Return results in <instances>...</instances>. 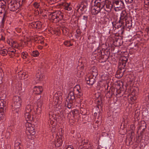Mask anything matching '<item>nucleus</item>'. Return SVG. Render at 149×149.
Segmentation results:
<instances>
[{
  "label": "nucleus",
  "mask_w": 149,
  "mask_h": 149,
  "mask_svg": "<svg viewBox=\"0 0 149 149\" xmlns=\"http://www.w3.org/2000/svg\"><path fill=\"white\" fill-rule=\"evenodd\" d=\"M99 3L100 5H102V2L101 1V0H97L95 2V3L97 4L98 3Z\"/></svg>",
  "instance_id": "obj_33"
},
{
  "label": "nucleus",
  "mask_w": 149,
  "mask_h": 149,
  "mask_svg": "<svg viewBox=\"0 0 149 149\" xmlns=\"http://www.w3.org/2000/svg\"><path fill=\"white\" fill-rule=\"evenodd\" d=\"M16 52V50L15 49L11 51L8 50V54L9 55L10 57L13 58L15 56Z\"/></svg>",
  "instance_id": "obj_21"
},
{
  "label": "nucleus",
  "mask_w": 149,
  "mask_h": 149,
  "mask_svg": "<svg viewBox=\"0 0 149 149\" xmlns=\"http://www.w3.org/2000/svg\"><path fill=\"white\" fill-rule=\"evenodd\" d=\"M72 147V146H68L65 149H74Z\"/></svg>",
  "instance_id": "obj_43"
},
{
  "label": "nucleus",
  "mask_w": 149,
  "mask_h": 149,
  "mask_svg": "<svg viewBox=\"0 0 149 149\" xmlns=\"http://www.w3.org/2000/svg\"><path fill=\"white\" fill-rule=\"evenodd\" d=\"M8 103V101L6 99H1L0 100V113H3L4 112Z\"/></svg>",
  "instance_id": "obj_7"
},
{
  "label": "nucleus",
  "mask_w": 149,
  "mask_h": 149,
  "mask_svg": "<svg viewBox=\"0 0 149 149\" xmlns=\"http://www.w3.org/2000/svg\"><path fill=\"white\" fill-rule=\"evenodd\" d=\"M5 5L2 3L0 6V13L3 14L2 17L0 16V22L1 23V26H2L4 25V22L7 17L6 15V10H5Z\"/></svg>",
  "instance_id": "obj_4"
},
{
  "label": "nucleus",
  "mask_w": 149,
  "mask_h": 149,
  "mask_svg": "<svg viewBox=\"0 0 149 149\" xmlns=\"http://www.w3.org/2000/svg\"><path fill=\"white\" fill-rule=\"evenodd\" d=\"M20 6V4L16 1L13 0L9 3L8 7L11 11H14L18 9Z\"/></svg>",
  "instance_id": "obj_5"
},
{
  "label": "nucleus",
  "mask_w": 149,
  "mask_h": 149,
  "mask_svg": "<svg viewBox=\"0 0 149 149\" xmlns=\"http://www.w3.org/2000/svg\"><path fill=\"white\" fill-rule=\"evenodd\" d=\"M82 15H80V16H79V17H82Z\"/></svg>",
  "instance_id": "obj_50"
},
{
  "label": "nucleus",
  "mask_w": 149,
  "mask_h": 149,
  "mask_svg": "<svg viewBox=\"0 0 149 149\" xmlns=\"http://www.w3.org/2000/svg\"><path fill=\"white\" fill-rule=\"evenodd\" d=\"M25 125L26 127V130H27V129L28 127L29 128L30 127L32 126V125L31 123L28 122L26 123Z\"/></svg>",
  "instance_id": "obj_31"
},
{
  "label": "nucleus",
  "mask_w": 149,
  "mask_h": 149,
  "mask_svg": "<svg viewBox=\"0 0 149 149\" xmlns=\"http://www.w3.org/2000/svg\"><path fill=\"white\" fill-rule=\"evenodd\" d=\"M8 53V50L6 49H3L0 50V54L3 56L7 55Z\"/></svg>",
  "instance_id": "obj_22"
},
{
  "label": "nucleus",
  "mask_w": 149,
  "mask_h": 149,
  "mask_svg": "<svg viewBox=\"0 0 149 149\" xmlns=\"http://www.w3.org/2000/svg\"><path fill=\"white\" fill-rule=\"evenodd\" d=\"M33 91L35 94H40L42 91L43 89L42 86H35L33 88Z\"/></svg>",
  "instance_id": "obj_14"
},
{
  "label": "nucleus",
  "mask_w": 149,
  "mask_h": 149,
  "mask_svg": "<svg viewBox=\"0 0 149 149\" xmlns=\"http://www.w3.org/2000/svg\"><path fill=\"white\" fill-rule=\"evenodd\" d=\"M42 24L41 22L39 21H37L30 23L29 26L31 28L38 29L41 28Z\"/></svg>",
  "instance_id": "obj_8"
},
{
  "label": "nucleus",
  "mask_w": 149,
  "mask_h": 149,
  "mask_svg": "<svg viewBox=\"0 0 149 149\" xmlns=\"http://www.w3.org/2000/svg\"><path fill=\"white\" fill-rule=\"evenodd\" d=\"M65 9L68 10H70L72 9V8L68 4H67L65 7Z\"/></svg>",
  "instance_id": "obj_30"
},
{
  "label": "nucleus",
  "mask_w": 149,
  "mask_h": 149,
  "mask_svg": "<svg viewBox=\"0 0 149 149\" xmlns=\"http://www.w3.org/2000/svg\"><path fill=\"white\" fill-rule=\"evenodd\" d=\"M60 33H61L60 30H57L56 32L55 33V34L57 35H59Z\"/></svg>",
  "instance_id": "obj_40"
},
{
  "label": "nucleus",
  "mask_w": 149,
  "mask_h": 149,
  "mask_svg": "<svg viewBox=\"0 0 149 149\" xmlns=\"http://www.w3.org/2000/svg\"><path fill=\"white\" fill-rule=\"evenodd\" d=\"M129 3H132L133 1V0H129Z\"/></svg>",
  "instance_id": "obj_46"
},
{
  "label": "nucleus",
  "mask_w": 149,
  "mask_h": 149,
  "mask_svg": "<svg viewBox=\"0 0 149 149\" xmlns=\"http://www.w3.org/2000/svg\"><path fill=\"white\" fill-rule=\"evenodd\" d=\"M102 8V5H100L99 3L95 5L94 6L92 7L91 9V12L92 15H95L100 13L101 14L100 11Z\"/></svg>",
  "instance_id": "obj_6"
},
{
  "label": "nucleus",
  "mask_w": 149,
  "mask_h": 149,
  "mask_svg": "<svg viewBox=\"0 0 149 149\" xmlns=\"http://www.w3.org/2000/svg\"><path fill=\"white\" fill-rule=\"evenodd\" d=\"M90 146H88V147L86 146H84V149H91V145L89 144Z\"/></svg>",
  "instance_id": "obj_39"
},
{
  "label": "nucleus",
  "mask_w": 149,
  "mask_h": 149,
  "mask_svg": "<svg viewBox=\"0 0 149 149\" xmlns=\"http://www.w3.org/2000/svg\"><path fill=\"white\" fill-rule=\"evenodd\" d=\"M88 6L87 3L85 1L82 2L80 4H78L77 6V10L80 9V10L82 11L86 8Z\"/></svg>",
  "instance_id": "obj_11"
},
{
  "label": "nucleus",
  "mask_w": 149,
  "mask_h": 149,
  "mask_svg": "<svg viewBox=\"0 0 149 149\" xmlns=\"http://www.w3.org/2000/svg\"><path fill=\"white\" fill-rule=\"evenodd\" d=\"M42 106V102L41 100H39L37 103L36 110L37 111L40 112L41 111V108Z\"/></svg>",
  "instance_id": "obj_17"
},
{
  "label": "nucleus",
  "mask_w": 149,
  "mask_h": 149,
  "mask_svg": "<svg viewBox=\"0 0 149 149\" xmlns=\"http://www.w3.org/2000/svg\"><path fill=\"white\" fill-rule=\"evenodd\" d=\"M40 43L42 44V43H43V41H42L41 42H40Z\"/></svg>",
  "instance_id": "obj_49"
},
{
  "label": "nucleus",
  "mask_w": 149,
  "mask_h": 149,
  "mask_svg": "<svg viewBox=\"0 0 149 149\" xmlns=\"http://www.w3.org/2000/svg\"><path fill=\"white\" fill-rule=\"evenodd\" d=\"M28 55L27 53L26 52H23L22 53V57L24 59H26L28 57Z\"/></svg>",
  "instance_id": "obj_24"
},
{
  "label": "nucleus",
  "mask_w": 149,
  "mask_h": 149,
  "mask_svg": "<svg viewBox=\"0 0 149 149\" xmlns=\"http://www.w3.org/2000/svg\"><path fill=\"white\" fill-rule=\"evenodd\" d=\"M86 110L84 109H83V108H81L80 109V111L81 113L82 114V115H85L86 113L85 112V111H84H84H85Z\"/></svg>",
  "instance_id": "obj_35"
},
{
  "label": "nucleus",
  "mask_w": 149,
  "mask_h": 149,
  "mask_svg": "<svg viewBox=\"0 0 149 149\" xmlns=\"http://www.w3.org/2000/svg\"><path fill=\"white\" fill-rule=\"evenodd\" d=\"M31 113L25 112L24 117L27 121H31L33 120V117L31 116Z\"/></svg>",
  "instance_id": "obj_16"
},
{
  "label": "nucleus",
  "mask_w": 149,
  "mask_h": 149,
  "mask_svg": "<svg viewBox=\"0 0 149 149\" xmlns=\"http://www.w3.org/2000/svg\"><path fill=\"white\" fill-rule=\"evenodd\" d=\"M16 41H13V43H16Z\"/></svg>",
  "instance_id": "obj_47"
},
{
  "label": "nucleus",
  "mask_w": 149,
  "mask_h": 149,
  "mask_svg": "<svg viewBox=\"0 0 149 149\" xmlns=\"http://www.w3.org/2000/svg\"><path fill=\"white\" fill-rule=\"evenodd\" d=\"M4 113H0V121L2 120H3L4 119L5 115L4 114Z\"/></svg>",
  "instance_id": "obj_32"
},
{
  "label": "nucleus",
  "mask_w": 149,
  "mask_h": 149,
  "mask_svg": "<svg viewBox=\"0 0 149 149\" xmlns=\"http://www.w3.org/2000/svg\"><path fill=\"white\" fill-rule=\"evenodd\" d=\"M40 48H41V49H42V47H41H41H40Z\"/></svg>",
  "instance_id": "obj_54"
},
{
  "label": "nucleus",
  "mask_w": 149,
  "mask_h": 149,
  "mask_svg": "<svg viewBox=\"0 0 149 149\" xmlns=\"http://www.w3.org/2000/svg\"><path fill=\"white\" fill-rule=\"evenodd\" d=\"M97 74L98 73L96 67H93L91 70L90 73L87 74L85 78L86 83L89 85H93L95 81V78Z\"/></svg>",
  "instance_id": "obj_1"
},
{
  "label": "nucleus",
  "mask_w": 149,
  "mask_h": 149,
  "mask_svg": "<svg viewBox=\"0 0 149 149\" xmlns=\"http://www.w3.org/2000/svg\"><path fill=\"white\" fill-rule=\"evenodd\" d=\"M44 75L41 74V72L39 71L36 74V77L35 80L36 83H38L42 81Z\"/></svg>",
  "instance_id": "obj_12"
},
{
  "label": "nucleus",
  "mask_w": 149,
  "mask_h": 149,
  "mask_svg": "<svg viewBox=\"0 0 149 149\" xmlns=\"http://www.w3.org/2000/svg\"><path fill=\"white\" fill-rule=\"evenodd\" d=\"M73 101L66 100V101L65 102V106L68 108L70 109L73 106Z\"/></svg>",
  "instance_id": "obj_20"
},
{
  "label": "nucleus",
  "mask_w": 149,
  "mask_h": 149,
  "mask_svg": "<svg viewBox=\"0 0 149 149\" xmlns=\"http://www.w3.org/2000/svg\"><path fill=\"white\" fill-rule=\"evenodd\" d=\"M21 103L22 99L20 97L15 96L13 97L12 106L15 112L17 113L20 110Z\"/></svg>",
  "instance_id": "obj_3"
},
{
  "label": "nucleus",
  "mask_w": 149,
  "mask_h": 149,
  "mask_svg": "<svg viewBox=\"0 0 149 149\" xmlns=\"http://www.w3.org/2000/svg\"><path fill=\"white\" fill-rule=\"evenodd\" d=\"M102 82V81H100L99 82V84H100V83H101Z\"/></svg>",
  "instance_id": "obj_48"
},
{
  "label": "nucleus",
  "mask_w": 149,
  "mask_h": 149,
  "mask_svg": "<svg viewBox=\"0 0 149 149\" xmlns=\"http://www.w3.org/2000/svg\"><path fill=\"white\" fill-rule=\"evenodd\" d=\"M41 39H44V38H42V37H37V38H35V41H37V40H38V41H39V40H40Z\"/></svg>",
  "instance_id": "obj_41"
},
{
  "label": "nucleus",
  "mask_w": 149,
  "mask_h": 149,
  "mask_svg": "<svg viewBox=\"0 0 149 149\" xmlns=\"http://www.w3.org/2000/svg\"><path fill=\"white\" fill-rule=\"evenodd\" d=\"M48 17L53 22L57 23L63 19L64 15L61 12L57 11L48 15Z\"/></svg>",
  "instance_id": "obj_2"
},
{
  "label": "nucleus",
  "mask_w": 149,
  "mask_h": 149,
  "mask_svg": "<svg viewBox=\"0 0 149 149\" xmlns=\"http://www.w3.org/2000/svg\"><path fill=\"white\" fill-rule=\"evenodd\" d=\"M134 99H136V98H134Z\"/></svg>",
  "instance_id": "obj_52"
},
{
  "label": "nucleus",
  "mask_w": 149,
  "mask_h": 149,
  "mask_svg": "<svg viewBox=\"0 0 149 149\" xmlns=\"http://www.w3.org/2000/svg\"><path fill=\"white\" fill-rule=\"evenodd\" d=\"M33 109V107L32 106H31V105H28L26 106V107L25 112L31 113Z\"/></svg>",
  "instance_id": "obj_19"
},
{
  "label": "nucleus",
  "mask_w": 149,
  "mask_h": 149,
  "mask_svg": "<svg viewBox=\"0 0 149 149\" xmlns=\"http://www.w3.org/2000/svg\"><path fill=\"white\" fill-rule=\"evenodd\" d=\"M124 12H122L120 14V18L121 19H123L126 16V15H124Z\"/></svg>",
  "instance_id": "obj_37"
},
{
  "label": "nucleus",
  "mask_w": 149,
  "mask_h": 149,
  "mask_svg": "<svg viewBox=\"0 0 149 149\" xmlns=\"http://www.w3.org/2000/svg\"><path fill=\"white\" fill-rule=\"evenodd\" d=\"M74 91L76 92L77 91V94H79V95H82V94L81 93V90L79 85H77L74 88Z\"/></svg>",
  "instance_id": "obj_18"
},
{
  "label": "nucleus",
  "mask_w": 149,
  "mask_h": 149,
  "mask_svg": "<svg viewBox=\"0 0 149 149\" xmlns=\"http://www.w3.org/2000/svg\"><path fill=\"white\" fill-rule=\"evenodd\" d=\"M75 99V97L74 94V92L73 91H71L69 92L67 97L68 100L74 101Z\"/></svg>",
  "instance_id": "obj_15"
},
{
  "label": "nucleus",
  "mask_w": 149,
  "mask_h": 149,
  "mask_svg": "<svg viewBox=\"0 0 149 149\" xmlns=\"http://www.w3.org/2000/svg\"><path fill=\"white\" fill-rule=\"evenodd\" d=\"M39 54V53L37 50L33 51L31 54V55L34 57L38 56Z\"/></svg>",
  "instance_id": "obj_23"
},
{
  "label": "nucleus",
  "mask_w": 149,
  "mask_h": 149,
  "mask_svg": "<svg viewBox=\"0 0 149 149\" xmlns=\"http://www.w3.org/2000/svg\"><path fill=\"white\" fill-rule=\"evenodd\" d=\"M125 2L127 4L129 3V0H125Z\"/></svg>",
  "instance_id": "obj_45"
},
{
  "label": "nucleus",
  "mask_w": 149,
  "mask_h": 149,
  "mask_svg": "<svg viewBox=\"0 0 149 149\" xmlns=\"http://www.w3.org/2000/svg\"><path fill=\"white\" fill-rule=\"evenodd\" d=\"M58 98H57L56 99V100H57V101H58Z\"/></svg>",
  "instance_id": "obj_51"
},
{
  "label": "nucleus",
  "mask_w": 149,
  "mask_h": 149,
  "mask_svg": "<svg viewBox=\"0 0 149 149\" xmlns=\"http://www.w3.org/2000/svg\"><path fill=\"white\" fill-rule=\"evenodd\" d=\"M88 143V141L87 140L84 139V141H82L81 143L82 144L84 145Z\"/></svg>",
  "instance_id": "obj_38"
},
{
  "label": "nucleus",
  "mask_w": 149,
  "mask_h": 149,
  "mask_svg": "<svg viewBox=\"0 0 149 149\" xmlns=\"http://www.w3.org/2000/svg\"><path fill=\"white\" fill-rule=\"evenodd\" d=\"M6 149H11L10 145H7L6 146Z\"/></svg>",
  "instance_id": "obj_42"
},
{
  "label": "nucleus",
  "mask_w": 149,
  "mask_h": 149,
  "mask_svg": "<svg viewBox=\"0 0 149 149\" xmlns=\"http://www.w3.org/2000/svg\"><path fill=\"white\" fill-rule=\"evenodd\" d=\"M99 57H98V61L100 63H102V52H101L100 53H99V55H98Z\"/></svg>",
  "instance_id": "obj_28"
},
{
  "label": "nucleus",
  "mask_w": 149,
  "mask_h": 149,
  "mask_svg": "<svg viewBox=\"0 0 149 149\" xmlns=\"http://www.w3.org/2000/svg\"><path fill=\"white\" fill-rule=\"evenodd\" d=\"M101 14H100V15H98V19H100V20L99 21V25L102 24V17L101 16Z\"/></svg>",
  "instance_id": "obj_34"
},
{
  "label": "nucleus",
  "mask_w": 149,
  "mask_h": 149,
  "mask_svg": "<svg viewBox=\"0 0 149 149\" xmlns=\"http://www.w3.org/2000/svg\"><path fill=\"white\" fill-rule=\"evenodd\" d=\"M63 140L62 138L61 137H59L58 136H56L54 141L53 142V143L56 147H58L61 146Z\"/></svg>",
  "instance_id": "obj_10"
},
{
  "label": "nucleus",
  "mask_w": 149,
  "mask_h": 149,
  "mask_svg": "<svg viewBox=\"0 0 149 149\" xmlns=\"http://www.w3.org/2000/svg\"><path fill=\"white\" fill-rule=\"evenodd\" d=\"M63 32V34L64 35H66L68 34V29L66 28H62L60 29Z\"/></svg>",
  "instance_id": "obj_26"
},
{
  "label": "nucleus",
  "mask_w": 149,
  "mask_h": 149,
  "mask_svg": "<svg viewBox=\"0 0 149 149\" xmlns=\"http://www.w3.org/2000/svg\"><path fill=\"white\" fill-rule=\"evenodd\" d=\"M14 144V149H23V147L21 144L20 141L17 140L15 141Z\"/></svg>",
  "instance_id": "obj_13"
},
{
  "label": "nucleus",
  "mask_w": 149,
  "mask_h": 149,
  "mask_svg": "<svg viewBox=\"0 0 149 149\" xmlns=\"http://www.w3.org/2000/svg\"><path fill=\"white\" fill-rule=\"evenodd\" d=\"M101 110H102V107H101Z\"/></svg>",
  "instance_id": "obj_53"
},
{
  "label": "nucleus",
  "mask_w": 149,
  "mask_h": 149,
  "mask_svg": "<svg viewBox=\"0 0 149 149\" xmlns=\"http://www.w3.org/2000/svg\"><path fill=\"white\" fill-rule=\"evenodd\" d=\"M5 38L3 37L2 36H1V37L0 38V40H1L4 41L5 40Z\"/></svg>",
  "instance_id": "obj_44"
},
{
  "label": "nucleus",
  "mask_w": 149,
  "mask_h": 149,
  "mask_svg": "<svg viewBox=\"0 0 149 149\" xmlns=\"http://www.w3.org/2000/svg\"><path fill=\"white\" fill-rule=\"evenodd\" d=\"M88 19V16L87 15H84L83 16L82 20L83 22L84 23H86Z\"/></svg>",
  "instance_id": "obj_29"
},
{
  "label": "nucleus",
  "mask_w": 149,
  "mask_h": 149,
  "mask_svg": "<svg viewBox=\"0 0 149 149\" xmlns=\"http://www.w3.org/2000/svg\"><path fill=\"white\" fill-rule=\"evenodd\" d=\"M64 44L65 46H67L68 47H69L70 46H72L73 45V44L71 43L69 41H65L64 42Z\"/></svg>",
  "instance_id": "obj_27"
},
{
  "label": "nucleus",
  "mask_w": 149,
  "mask_h": 149,
  "mask_svg": "<svg viewBox=\"0 0 149 149\" xmlns=\"http://www.w3.org/2000/svg\"><path fill=\"white\" fill-rule=\"evenodd\" d=\"M40 48H41V49H42V47H41H41H40Z\"/></svg>",
  "instance_id": "obj_55"
},
{
  "label": "nucleus",
  "mask_w": 149,
  "mask_h": 149,
  "mask_svg": "<svg viewBox=\"0 0 149 149\" xmlns=\"http://www.w3.org/2000/svg\"><path fill=\"white\" fill-rule=\"evenodd\" d=\"M113 4L116 11L118 10L117 8H119L118 10H119L124 6V3L121 1L116 0L114 2Z\"/></svg>",
  "instance_id": "obj_9"
},
{
  "label": "nucleus",
  "mask_w": 149,
  "mask_h": 149,
  "mask_svg": "<svg viewBox=\"0 0 149 149\" xmlns=\"http://www.w3.org/2000/svg\"><path fill=\"white\" fill-rule=\"evenodd\" d=\"M33 5L36 8H38L39 7L40 5L39 3L37 2H35L33 3Z\"/></svg>",
  "instance_id": "obj_36"
},
{
  "label": "nucleus",
  "mask_w": 149,
  "mask_h": 149,
  "mask_svg": "<svg viewBox=\"0 0 149 149\" xmlns=\"http://www.w3.org/2000/svg\"><path fill=\"white\" fill-rule=\"evenodd\" d=\"M26 131H27L30 134H32L33 133H34V129L33 127L32 126L29 128H27Z\"/></svg>",
  "instance_id": "obj_25"
}]
</instances>
